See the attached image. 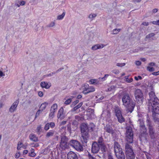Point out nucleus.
Returning <instances> with one entry per match:
<instances>
[{
  "instance_id": "obj_1",
  "label": "nucleus",
  "mask_w": 159,
  "mask_h": 159,
  "mask_svg": "<svg viewBox=\"0 0 159 159\" xmlns=\"http://www.w3.org/2000/svg\"><path fill=\"white\" fill-rule=\"evenodd\" d=\"M123 105L126 107L129 112L131 113L133 111L135 104L134 102L132 101L128 93L124 94L122 97Z\"/></svg>"
},
{
  "instance_id": "obj_2",
  "label": "nucleus",
  "mask_w": 159,
  "mask_h": 159,
  "mask_svg": "<svg viewBox=\"0 0 159 159\" xmlns=\"http://www.w3.org/2000/svg\"><path fill=\"white\" fill-rule=\"evenodd\" d=\"M147 126L148 128V132L151 139L156 140L158 136V132L149 118H147L146 120Z\"/></svg>"
},
{
  "instance_id": "obj_3",
  "label": "nucleus",
  "mask_w": 159,
  "mask_h": 159,
  "mask_svg": "<svg viewBox=\"0 0 159 159\" xmlns=\"http://www.w3.org/2000/svg\"><path fill=\"white\" fill-rule=\"evenodd\" d=\"M82 135L81 141L83 143H86L89 137L88 125L87 124L82 123L80 127Z\"/></svg>"
},
{
  "instance_id": "obj_4",
  "label": "nucleus",
  "mask_w": 159,
  "mask_h": 159,
  "mask_svg": "<svg viewBox=\"0 0 159 159\" xmlns=\"http://www.w3.org/2000/svg\"><path fill=\"white\" fill-rule=\"evenodd\" d=\"M114 146V152L117 159H125L122 149L118 143L115 142Z\"/></svg>"
},
{
  "instance_id": "obj_5",
  "label": "nucleus",
  "mask_w": 159,
  "mask_h": 159,
  "mask_svg": "<svg viewBox=\"0 0 159 159\" xmlns=\"http://www.w3.org/2000/svg\"><path fill=\"white\" fill-rule=\"evenodd\" d=\"M125 149L126 159H134L135 155L131 146L128 143H126L125 145Z\"/></svg>"
},
{
  "instance_id": "obj_6",
  "label": "nucleus",
  "mask_w": 159,
  "mask_h": 159,
  "mask_svg": "<svg viewBox=\"0 0 159 159\" xmlns=\"http://www.w3.org/2000/svg\"><path fill=\"white\" fill-rule=\"evenodd\" d=\"M114 113L116 116L118 121L120 123H122L125 121V119L121 114V111L120 108L118 106H115L114 108Z\"/></svg>"
},
{
  "instance_id": "obj_7",
  "label": "nucleus",
  "mask_w": 159,
  "mask_h": 159,
  "mask_svg": "<svg viewBox=\"0 0 159 159\" xmlns=\"http://www.w3.org/2000/svg\"><path fill=\"white\" fill-rule=\"evenodd\" d=\"M133 133L132 128L130 126H127L126 128V141L130 143L133 141Z\"/></svg>"
},
{
  "instance_id": "obj_8",
  "label": "nucleus",
  "mask_w": 159,
  "mask_h": 159,
  "mask_svg": "<svg viewBox=\"0 0 159 159\" xmlns=\"http://www.w3.org/2000/svg\"><path fill=\"white\" fill-rule=\"evenodd\" d=\"M68 139L65 136L61 137L60 142V146L62 149L65 150L69 147V143L68 142Z\"/></svg>"
},
{
  "instance_id": "obj_9",
  "label": "nucleus",
  "mask_w": 159,
  "mask_h": 159,
  "mask_svg": "<svg viewBox=\"0 0 159 159\" xmlns=\"http://www.w3.org/2000/svg\"><path fill=\"white\" fill-rule=\"evenodd\" d=\"M134 95L138 102H139V103H142L143 102V97L141 90L139 89H136L135 91Z\"/></svg>"
},
{
  "instance_id": "obj_10",
  "label": "nucleus",
  "mask_w": 159,
  "mask_h": 159,
  "mask_svg": "<svg viewBox=\"0 0 159 159\" xmlns=\"http://www.w3.org/2000/svg\"><path fill=\"white\" fill-rule=\"evenodd\" d=\"M152 107V112L159 114V100L157 99V101L150 103Z\"/></svg>"
},
{
  "instance_id": "obj_11",
  "label": "nucleus",
  "mask_w": 159,
  "mask_h": 159,
  "mask_svg": "<svg viewBox=\"0 0 159 159\" xmlns=\"http://www.w3.org/2000/svg\"><path fill=\"white\" fill-rule=\"evenodd\" d=\"M95 90L94 88L92 86L89 87L88 85H85L84 88L83 93L85 94H86L89 93L93 92Z\"/></svg>"
},
{
  "instance_id": "obj_12",
  "label": "nucleus",
  "mask_w": 159,
  "mask_h": 159,
  "mask_svg": "<svg viewBox=\"0 0 159 159\" xmlns=\"http://www.w3.org/2000/svg\"><path fill=\"white\" fill-rule=\"evenodd\" d=\"M57 109V104H54L51 107L50 112L49 114V117L52 118L54 116L55 113Z\"/></svg>"
},
{
  "instance_id": "obj_13",
  "label": "nucleus",
  "mask_w": 159,
  "mask_h": 159,
  "mask_svg": "<svg viewBox=\"0 0 159 159\" xmlns=\"http://www.w3.org/2000/svg\"><path fill=\"white\" fill-rule=\"evenodd\" d=\"M99 150V147L97 142H93L92 145V152L93 153H96Z\"/></svg>"
},
{
  "instance_id": "obj_14",
  "label": "nucleus",
  "mask_w": 159,
  "mask_h": 159,
  "mask_svg": "<svg viewBox=\"0 0 159 159\" xmlns=\"http://www.w3.org/2000/svg\"><path fill=\"white\" fill-rule=\"evenodd\" d=\"M149 103L157 101V99H158L156 97L155 93L152 91L150 92L149 94Z\"/></svg>"
},
{
  "instance_id": "obj_15",
  "label": "nucleus",
  "mask_w": 159,
  "mask_h": 159,
  "mask_svg": "<svg viewBox=\"0 0 159 159\" xmlns=\"http://www.w3.org/2000/svg\"><path fill=\"white\" fill-rule=\"evenodd\" d=\"M148 136L147 132L140 133L139 135L140 139L141 141L144 142H147L148 141Z\"/></svg>"
},
{
  "instance_id": "obj_16",
  "label": "nucleus",
  "mask_w": 159,
  "mask_h": 159,
  "mask_svg": "<svg viewBox=\"0 0 159 159\" xmlns=\"http://www.w3.org/2000/svg\"><path fill=\"white\" fill-rule=\"evenodd\" d=\"M19 103V101L16 100L12 105L9 109V111L11 112H13L16 110Z\"/></svg>"
},
{
  "instance_id": "obj_17",
  "label": "nucleus",
  "mask_w": 159,
  "mask_h": 159,
  "mask_svg": "<svg viewBox=\"0 0 159 159\" xmlns=\"http://www.w3.org/2000/svg\"><path fill=\"white\" fill-rule=\"evenodd\" d=\"M67 156V159H78L77 154L72 151L69 152Z\"/></svg>"
},
{
  "instance_id": "obj_18",
  "label": "nucleus",
  "mask_w": 159,
  "mask_h": 159,
  "mask_svg": "<svg viewBox=\"0 0 159 159\" xmlns=\"http://www.w3.org/2000/svg\"><path fill=\"white\" fill-rule=\"evenodd\" d=\"M63 108L61 107L59 110L58 112L57 117L58 119H59L60 120L63 119L65 116L63 114Z\"/></svg>"
},
{
  "instance_id": "obj_19",
  "label": "nucleus",
  "mask_w": 159,
  "mask_h": 159,
  "mask_svg": "<svg viewBox=\"0 0 159 159\" xmlns=\"http://www.w3.org/2000/svg\"><path fill=\"white\" fill-rule=\"evenodd\" d=\"M104 130L105 132L107 133L112 134L113 133V131L112 127L109 125H107L104 127Z\"/></svg>"
},
{
  "instance_id": "obj_20",
  "label": "nucleus",
  "mask_w": 159,
  "mask_h": 159,
  "mask_svg": "<svg viewBox=\"0 0 159 159\" xmlns=\"http://www.w3.org/2000/svg\"><path fill=\"white\" fill-rule=\"evenodd\" d=\"M40 85L42 88H45L46 89H48L51 86L50 83H47L44 81L41 82Z\"/></svg>"
},
{
  "instance_id": "obj_21",
  "label": "nucleus",
  "mask_w": 159,
  "mask_h": 159,
  "mask_svg": "<svg viewBox=\"0 0 159 159\" xmlns=\"http://www.w3.org/2000/svg\"><path fill=\"white\" fill-rule=\"evenodd\" d=\"M104 46V45L103 44H97L93 46L91 48V49L93 50H95L98 49L102 48Z\"/></svg>"
},
{
  "instance_id": "obj_22",
  "label": "nucleus",
  "mask_w": 159,
  "mask_h": 159,
  "mask_svg": "<svg viewBox=\"0 0 159 159\" xmlns=\"http://www.w3.org/2000/svg\"><path fill=\"white\" fill-rule=\"evenodd\" d=\"M102 115L103 116H104V117L107 118H109L111 116V113L109 111H104Z\"/></svg>"
},
{
  "instance_id": "obj_23",
  "label": "nucleus",
  "mask_w": 159,
  "mask_h": 159,
  "mask_svg": "<svg viewBox=\"0 0 159 159\" xmlns=\"http://www.w3.org/2000/svg\"><path fill=\"white\" fill-rule=\"evenodd\" d=\"M99 148H100L101 150L102 153H104L106 152L107 148L105 143L99 145Z\"/></svg>"
},
{
  "instance_id": "obj_24",
  "label": "nucleus",
  "mask_w": 159,
  "mask_h": 159,
  "mask_svg": "<svg viewBox=\"0 0 159 159\" xmlns=\"http://www.w3.org/2000/svg\"><path fill=\"white\" fill-rule=\"evenodd\" d=\"M78 143L79 142L76 140H71L70 141L69 145L75 148L77 145Z\"/></svg>"
},
{
  "instance_id": "obj_25",
  "label": "nucleus",
  "mask_w": 159,
  "mask_h": 159,
  "mask_svg": "<svg viewBox=\"0 0 159 159\" xmlns=\"http://www.w3.org/2000/svg\"><path fill=\"white\" fill-rule=\"evenodd\" d=\"M74 148L78 151H82L84 150L82 146L79 142Z\"/></svg>"
},
{
  "instance_id": "obj_26",
  "label": "nucleus",
  "mask_w": 159,
  "mask_h": 159,
  "mask_svg": "<svg viewBox=\"0 0 159 159\" xmlns=\"http://www.w3.org/2000/svg\"><path fill=\"white\" fill-rule=\"evenodd\" d=\"M29 138L31 140L34 142H36L38 141V138L34 134H30Z\"/></svg>"
},
{
  "instance_id": "obj_27",
  "label": "nucleus",
  "mask_w": 159,
  "mask_h": 159,
  "mask_svg": "<svg viewBox=\"0 0 159 159\" xmlns=\"http://www.w3.org/2000/svg\"><path fill=\"white\" fill-rule=\"evenodd\" d=\"M157 114L155 113H152V116L153 117V119L155 122H159V118L156 115Z\"/></svg>"
},
{
  "instance_id": "obj_28",
  "label": "nucleus",
  "mask_w": 159,
  "mask_h": 159,
  "mask_svg": "<svg viewBox=\"0 0 159 159\" xmlns=\"http://www.w3.org/2000/svg\"><path fill=\"white\" fill-rule=\"evenodd\" d=\"M54 134V131H50L48 132L46 135V138H49V137L52 136H53Z\"/></svg>"
},
{
  "instance_id": "obj_29",
  "label": "nucleus",
  "mask_w": 159,
  "mask_h": 159,
  "mask_svg": "<svg viewBox=\"0 0 159 159\" xmlns=\"http://www.w3.org/2000/svg\"><path fill=\"white\" fill-rule=\"evenodd\" d=\"M94 127V125L93 123H90L89 125H88V129L89 132H91L93 131V129Z\"/></svg>"
},
{
  "instance_id": "obj_30",
  "label": "nucleus",
  "mask_w": 159,
  "mask_h": 159,
  "mask_svg": "<svg viewBox=\"0 0 159 159\" xmlns=\"http://www.w3.org/2000/svg\"><path fill=\"white\" fill-rule=\"evenodd\" d=\"M30 152L29 153V156L31 157H34L35 156L36 154L34 152V149L32 148L30 150Z\"/></svg>"
},
{
  "instance_id": "obj_31",
  "label": "nucleus",
  "mask_w": 159,
  "mask_h": 159,
  "mask_svg": "<svg viewBox=\"0 0 159 159\" xmlns=\"http://www.w3.org/2000/svg\"><path fill=\"white\" fill-rule=\"evenodd\" d=\"M82 102L80 103L78 105L74 107L71 110L72 112H74L76 110L80 108L82 105Z\"/></svg>"
},
{
  "instance_id": "obj_32",
  "label": "nucleus",
  "mask_w": 159,
  "mask_h": 159,
  "mask_svg": "<svg viewBox=\"0 0 159 159\" xmlns=\"http://www.w3.org/2000/svg\"><path fill=\"white\" fill-rule=\"evenodd\" d=\"M125 81L127 83H130L133 80V79L132 78H129V76H125Z\"/></svg>"
},
{
  "instance_id": "obj_33",
  "label": "nucleus",
  "mask_w": 159,
  "mask_h": 159,
  "mask_svg": "<svg viewBox=\"0 0 159 159\" xmlns=\"http://www.w3.org/2000/svg\"><path fill=\"white\" fill-rule=\"evenodd\" d=\"M140 133H146L147 132V128L145 126H143L142 127L140 128Z\"/></svg>"
},
{
  "instance_id": "obj_34",
  "label": "nucleus",
  "mask_w": 159,
  "mask_h": 159,
  "mask_svg": "<svg viewBox=\"0 0 159 159\" xmlns=\"http://www.w3.org/2000/svg\"><path fill=\"white\" fill-rule=\"evenodd\" d=\"M98 145H99L104 143V142L103 139L102 137H100L99 138L98 140Z\"/></svg>"
},
{
  "instance_id": "obj_35",
  "label": "nucleus",
  "mask_w": 159,
  "mask_h": 159,
  "mask_svg": "<svg viewBox=\"0 0 159 159\" xmlns=\"http://www.w3.org/2000/svg\"><path fill=\"white\" fill-rule=\"evenodd\" d=\"M65 12H63L61 15L58 16L57 20H59L62 19L65 16Z\"/></svg>"
},
{
  "instance_id": "obj_36",
  "label": "nucleus",
  "mask_w": 159,
  "mask_h": 159,
  "mask_svg": "<svg viewBox=\"0 0 159 159\" xmlns=\"http://www.w3.org/2000/svg\"><path fill=\"white\" fill-rule=\"evenodd\" d=\"M46 106V104L45 103H42L41 105L40 108V110H41V111H43L45 108Z\"/></svg>"
},
{
  "instance_id": "obj_37",
  "label": "nucleus",
  "mask_w": 159,
  "mask_h": 159,
  "mask_svg": "<svg viewBox=\"0 0 159 159\" xmlns=\"http://www.w3.org/2000/svg\"><path fill=\"white\" fill-rule=\"evenodd\" d=\"M41 126L39 125L37 127L36 130L38 134H40V133L42 131Z\"/></svg>"
},
{
  "instance_id": "obj_38",
  "label": "nucleus",
  "mask_w": 159,
  "mask_h": 159,
  "mask_svg": "<svg viewBox=\"0 0 159 159\" xmlns=\"http://www.w3.org/2000/svg\"><path fill=\"white\" fill-rule=\"evenodd\" d=\"M97 16V14H90L89 16V18L90 19H91L92 20H93V18H95Z\"/></svg>"
},
{
  "instance_id": "obj_39",
  "label": "nucleus",
  "mask_w": 159,
  "mask_h": 159,
  "mask_svg": "<svg viewBox=\"0 0 159 159\" xmlns=\"http://www.w3.org/2000/svg\"><path fill=\"white\" fill-rule=\"evenodd\" d=\"M120 29H115L112 30V33L113 34H116L120 31Z\"/></svg>"
},
{
  "instance_id": "obj_40",
  "label": "nucleus",
  "mask_w": 159,
  "mask_h": 159,
  "mask_svg": "<svg viewBox=\"0 0 159 159\" xmlns=\"http://www.w3.org/2000/svg\"><path fill=\"white\" fill-rule=\"evenodd\" d=\"M147 70L150 72L153 71L155 70V69L153 67L148 66L147 67Z\"/></svg>"
},
{
  "instance_id": "obj_41",
  "label": "nucleus",
  "mask_w": 159,
  "mask_h": 159,
  "mask_svg": "<svg viewBox=\"0 0 159 159\" xmlns=\"http://www.w3.org/2000/svg\"><path fill=\"white\" fill-rule=\"evenodd\" d=\"M87 111L88 113H89L90 114H93L94 110L91 108H89L87 110Z\"/></svg>"
},
{
  "instance_id": "obj_42",
  "label": "nucleus",
  "mask_w": 159,
  "mask_h": 159,
  "mask_svg": "<svg viewBox=\"0 0 159 159\" xmlns=\"http://www.w3.org/2000/svg\"><path fill=\"white\" fill-rule=\"evenodd\" d=\"M72 101V99L71 98H70L69 99H67V100L65 101L64 102V104L66 105L69 104Z\"/></svg>"
},
{
  "instance_id": "obj_43",
  "label": "nucleus",
  "mask_w": 159,
  "mask_h": 159,
  "mask_svg": "<svg viewBox=\"0 0 159 159\" xmlns=\"http://www.w3.org/2000/svg\"><path fill=\"white\" fill-rule=\"evenodd\" d=\"M155 35V34L153 33H152L149 34H148V35H147L146 36V38H149L151 37H152L153 36H154Z\"/></svg>"
},
{
  "instance_id": "obj_44",
  "label": "nucleus",
  "mask_w": 159,
  "mask_h": 159,
  "mask_svg": "<svg viewBox=\"0 0 159 159\" xmlns=\"http://www.w3.org/2000/svg\"><path fill=\"white\" fill-rule=\"evenodd\" d=\"M55 25V23L53 22H51L47 25L48 27H53Z\"/></svg>"
},
{
  "instance_id": "obj_45",
  "label": "nucleus",
  "mask_w": 159,
  "mask_h": 159,
  "mask_svg": "<svg viewBox=\"0 0 159 159\" xmlns=\"http://www.w3.org/2000/svg\"><path fill=\"white\" fill-rule=\"evenodd\" d=\"M49 127H50V126H49V123H47L45 125V127L44 128V129L45 130L47 131L49 129Z\"/></svg>"
},
{
  "instance_id": "obj_46",
  "label": "nucleus",
  "mask_w": 159,
  "mask_h": 159,
  "mask_svg": "<svg viewBox=\"0 0 159 159\" xmlns=\"http://www.w3.org/2000/svg\"><path fill=\"white\" fill-rule=\"evenodd\" d=\"M109 75L108 74H106L105 75L104 77L102 78H99V79L102 80V81H104L106 80L108 76Z\"/></svg>"
},
{
  "instance_id": "obj_47",
  "label": "nucleus",
  "mask_w": 159,
  "mask_h": 159,
  "mask_svg": "<svg viewBox=\"0 0 159 159\" xmlns=\"http://www.w3.org/2000/svg\"><path fill=\"white\" fill-rule=\"evenodd\" d=\"M96 82V79H92L89 80V82L91 84H94Z\"/></svg>"
},
{
  "instance_id": "obj_48",
  "label": "nucleus",
  "mask_w": 159,
  "mask_h": 159,
  "mask_svg": "<svg viewBox=\"0 0 159 159\" xmlns=\"http://www.w3.org/2000/svg\"><path fill=\"white\" fill-rule=\"evenodd\" d=\"M88 157L89 159H96L95 157L92 155L90 153H89L88 155Z\"/></svg>"
},
{
  "instance_id": "obj_49",
  "label": "nucleus",
  "mask_w": 159,
  "mask_h": 159,
  "mask_svg": "<svg viewBox=\"0 0 159 159\" xmlns=\"http://www.w3.org/2000/svg\"><path fill=\"white\" fill-rule=\"evenodd\" d=\"M152 23L153 25H159V20H158L157 21H153L152 22Z\"/></svg>"
},
{
  "instance_id": "obj_50",
  "label": "nucleus",
  "mask_w": 159,
  "mask_h": 159,
  "mask_svg": "<svg viewBox=\"0 0 159 159\" xmlns=\"http://www.w3.org/2000/svg\"><path fill=\"white\" fill-rule=\"evenodd\" d=\"M49 126L51 128H53L55 126V123L53 122H51L49 123Z\"/></svg>"
},
{
  "instance_id": "obj_51",
  "label": "nucleus",
  "mask_w": 159,
  "mask_h": 159,
  "mask_svg": "<svg viewBox=\"0 0 159 159\" xmlns=\"http://www.w3.org/2000/svg\"><path fill=\"white\" fill-rule=\"evenodd\" d=\"M125 63H117L116 64V66H118L120 67H122L125 65Z\"/></svg>"
},
{
  "instance_id": "obj_52",
  "label": "nucleus",
  "mask_w": 159,
  "mask_h": 159,
  "mask_svg": "<svg viewBox=\"0 0 159 159\" xmlns=\"http://www.w3.org/2000/svg\"><path fill=\"white\" fill-rule=\"evenodd\" d=\"M78 121L76 120H74L72 123L73 125H74L76 126L78 125Z\"/></svg>"
},
{
  "instance_id": "obj_53",
  "label": "nucleus",
  "mask_w": 159,
  "mask_h": 159,
  "mask_svg": "<svg viewBox=\"0 0 159 159\" xmlns=\"http://www.w3.org/2000/svg\"><path fill=\"white\" fill-rule=\"evenodd\" d=\"M67 130L70 132V133H71V125L70 124L68 125L67 126Z\"/></svg>"
},
{
  "instance_id": "obj_54",
  "label": "nucleus",
  "mask_w": 159,
  "mask_h": 159,
  "mask_svg": "<svg viewBox=\"0 0 159 159\" xmlns=\"http://www.w3.org/2000/svg\"><path fill=\"white\" fill-rule=\"evenodd\" d=\"M41 110H38L36 112V115H35V118L37 117L38 116L40 113H41V112H42Z\"/></svg>"
},
{
  "instance_id": "obj_55",
  "label": "nucleus",
  "mask_w": 159,
  "mask_h": 159,
  "mask_svg": "<svg viewBox=\"0 0 159 159\" xmlns=\"http://www.w3.org/2000/svg\"><path fill=\"white\" fill-rule=\"evenodd\" d=\"M79 101L78 100H76L75 101H74L71 105V107H73V106L75 105L78 103Z\"/></svg>"
},
{
  "instance_id": "obj_56",
  "label": "nucleus",
  "mask_w": 159,
  "mask_h": 159,
  "mask_svg": "<svg viewBox=\"0 0 159 159\" xmlns=\"http://www.w3.org/2000/svg\"><path fill=\"white\" fill-rule=\"evenodd\" d=\"M146 153V155H148L149 156V157H150V155L146 152H144V153L143 154V157L142 158L143 159H146V158H147L146 157V155H145V153Z\"/></svg>"
},
{
  "instance_id": "obj_57",
  "label": "nucleus",
  "mask_w": 159,
  "mask_h": 159,
  "mask_svg": "<svg viewBox=\"0 0 159 159\" xmlns=\"http://www.w3.org/2000/svg\"><path fill=\"white\" fill-rule=\"evenodd\" d=\"M139 121H140V125H139L140 128L145 126L143 122V121H141L140 120H139Z\"/></svg>"
},
{
  "instance_id": "obj_58",
  "label": "nucleus",
  "mask_w": 159,
  "mask_h": 159,
  "mask_svg": "<svg viewBox=\"0 0 159 159\" xmlns=\"http://www.w3.org/2000/svg\"><path fill=\"white\" fill-rule=\"evenodd\" d=\"M112 72L116 74H118L119 73V71L118 70L115 69L112 70Z\"/></svg>"
},
{
  "instance_id": "obj_59",
  "label": "nucleus",
  "mask_w": 159,
  "mask_h": 159,
  "mask_svg": "<svg viewBox=\"0 0 159 159\" xmlns=\"http://www.w3.org/2000/svg\"><path fill=\"white\" fill-rule=\"evenodd\" d=\"M20 153L19 152H18L16 153L15 155V157L16 158H18L20 156Z\"/></svg>"
},
{
  "instance_id": "obj_60",
  "label": "nucleus",
  "mask_w": 159,
  "mask_h": 159,
  "mask_svg": "<svg viewBox=\"0 0 159 159\" xmlns=\"http://www.w3.org/2000/svg\"><path fill=\"white\" fill-rule=\"evenodd\" d=\"M141 62L139 61H135V64L137 66H139L141 65Z\"/></svg>"
},
{
  "instance_id": "obj_61",
  "label": "nucleus",
  "mask_w": 159,
  "mask_h": 159,
  "mask_svg": "<svg viewBox=\"0 0 159 159\" xmlns=\"http://www.w3.org/2000/svg\"><path fill=\"white\" fill-rule=\"evenodd\" d=\"M134 78H135V80H138L139 79L140 80L142 79V77L140 76H138V77L135 76L134 77Z\"/></svg>"
},
{
  "instance_id": "obj_62",
  "label": "nucleus",
  "mask_w": 159,
  "mask_h": 159,
  "mask_svg": "<svg viewBox=\"0 0 159 159\" xmlns=\"http://www.w3.org/2000/svg\"><path fill=\"white\" fill-rule=\"evenodd\" d=\"M38 95L39 96L42 97L43 96V93L42 91H39L38 92Z\"/></svg>"
},
{
  "instance_id": "obj_63",
  "label": "nucleus",
  "mask_w": 159,
  "mask_h": 159,
  "mask_svg": "<svg viewBox=\"0 0 159 159\" xmlns=\"http://www.w3.org/2000/svg\"><path fill=\"white\" fill-rule=\"evenodd\" d=\"M142 25H144L148 26L149 25V23L148 22H142Z\"/></svg>"
},
{
  "instance_id": "obj_64",
  "label": "nucleus",
  "mask_w": 159,
  "mask_h": 159,
  "mask_svg": "<svg viewBox=\"0 0 159 159\" xmlns=\"http://www.w3.org/2000/svg\"><path fill=\"white\" fill-rule=\"evenodd\" d=\"M152 74L154 75H157L159 74V71L154 72L152 73Z\"/></svg>"
}]
</instances>
